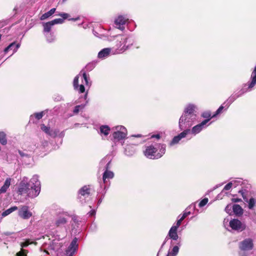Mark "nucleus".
Wrapping results in <instances>:
<instances>
[{
  "label": "nucleus",
  "mask_w": 256,
  "mask_h": 256,
  "mask_svg": "<svg viewBox=\"0 0 256 256\" xmlns=\"http://www.w3.org/2000/svg\"><path fill=\"white\" fill-rule=\"evenodd\" d=\"M40 191V183L37 175H34L29 182L28 178L24 176L18 187V193L19 194H26L28 197L31 198L36 197Z\"/></svg>",
  "instance_id": "obj_1"
},
{
  "label": "nucleus",
  "mask_w": 256,
  "mask_h": 256,
  "mask_svg": "<svg viewBox=\"0 0 256 256\" xmlns=\"http://www.w3.org/2000/svg\"><path fill=\"white\" fill-rule=\"evenodd\" d=\"M198 118L196 106L192 104H188L179 120L180 128H188L197 120Z\"/></svg>",
  "instance_id": "obj_2"
},
{
  "label": "nucleus",
  "mask_w": 256,
  "mask_h": 256,
  "mask_svg": "<svg viewBox=\"0 0 256 256\" xmlns=\"http://www.w3.org/2000/svg\"><path fill=\"white\" fill-rule=\"evenodd\" d=\"M115 42L112 47L114 53L122 54L129 49L134 44V40L132 36L128 34H120L114 37Z\"/></svg>",
  "instance_id": "obj_3"
},
{
  "label": "nucleus",
  "mask_w": 256,
  "mask_h": 256,
  "mask_svg": "<svg viewBox=\"0 0 256 256\" xmlns=\"http://www.w3.org/2000/svg\"><path fill=\"white\" fill-rule=\"evenodd\" d=\"M166 152V146L164 144L150 145L146 147L144 151L145 156L150 159H158L161 158Z\"/></svg>",
  "instance_id": "obj_4"
},
{
  "label": "nucleus",
  "mask_w": 256,
  "mask_h": 256,
  "mask_svg": "<svg viewBox=\"0 0 256 256\" xmlns=\"http://www.w3.org/2000/svg\"><path fill=\"white\" fill-rule=\"evenodd\" d=\"M80 73H82V75L80 76L82 80L83 84H81L78 85V78H80V74L76 76L74 78L73 85L74 87V89L75 90H78L80 93H83L85 91V88L84 84L86 85L89 86L88 79L86 76V74L85 72L82 70Z\"/></svg>",
  "instance_id": "obj_5"
},
{
  "label": "nucleus",
  "mask_w": 256,
  "mask_h": 256,
  "mask_svg": "<svg viewBox=\"0 0 256 256\" xmlns=\"http://www.w3.org/2000/svg\"><path fill=\"white\" fill-rule=\"evenodd\" d=\"M239 192L242 196L244 200L248 204V208L249 210H254L256 208V194L250 193L248 196L243 190H240Z\"/></svg>",
  "instance_id": "obj_6"
},
{
  "label": "nucleus",
  "mask_w": 256,
  "mask_h": 256,
  "mask_svg": "<svg viewBox=\"0 0 256 256\" xmlns=\"http://www.w3.org/2000/svg\"><path fill=\"white\" fill-rule=\"evenodd\" d=\"M112 136L114 140H120L124 138L127 135V130L122 126H118L112 128Z\"/></svg>",
  "instance_id": "obj_7"
},
{
  "label": "nucleus",
  "mask_w": 256,
  "mask_h": 256,
  "mask_svg": "<svg viewBox=\"0 0 256 256\" xmlns=\"http://www.w3.org/2000/svg\"><path fill=\"white\" fill-rule=\"evenodd\" d=\"M108 160V162L106 166V170L103 174L102 179L104 182H106V179L112 178L114 176V174L112 171L108 170L110 168V163L111 162V159H110V156H106L102 160L100 164H105Z\"/></svg>",
  "instance_id": "obj_8"
},
{
  "label": "nucleus",
  "mask_w": 256,
  "mask_h": 256,
  "mask_svg": "<svg viewBox=\"0 0 256 256\" xmlns=\"http://www.w3.org/2000/svg\"><path fill=\"white\" fill-rule=\"evenodd\" d=\"M230 226L232 230L241 232L246 228V225L238 219L234 218L230 222Z\"/></svg>",
  "instance_id": "obj_9"
},
{
  "label": "nucleus",
  "mask_w": 256,
  "mask_h": 256,
  "mask_svg": "<svg viewBox=\"0 0 256 256\" xmlns=\"http://www.w3.org/2000/svg\"><path fill=\"white\" fill-rule=\"evenodd\" d=\"M239 248L242 251H248L254 248V241L251 238H246L238 244Z\"/></svg>",
  "instance_id": "obj_10"
},
{
  "label": "nucleus",
  "mask_w": 256,
  "mask_h": 256,
  "mask_svg": "<svg viewBox=\"0 0 256 256\" xmlns=\"http://www.w3.org/2000/svg\"><path fill=\"white\" fill-rule=\"evenodd\" d=\"M190 134V129L186 128L182 132H180L179 134L174 137L172 141L170 143V146L178 144L179 142L183 138H186L188 134Z\"/></svg>",
  "instance_id": "obj_11"
},
{
  "label": "nucleus",
  "mask_w": 256,
  "mask_h": 256,
  "mask_svg": "<svg viewBox=\"0 0 256 256\" xmlns=\"http://www.w3.org/2000/svg\"><path fill=\"white\" fill-rule=\"evenodd\" d=\"M209 122V120H204L202 122L194 126L192 130H190V134L194 136L199 134L204 128H206V124Z\"/></svg>",
  "instance_id": "obj_12"
},
{
  "label": "nucleus",
  "mask_w": 256,
  "mask_h": 256,
  "mask_svg": "<svg viewBox=\"0 0 256 256\" xmlns=\"http://www.w3.org/2000/svg\"><path fill=\"white\" fill-rule=\"evenodd\" d=\"M128 20V18L122 16H118L114 20V24L116 28L123 30L124 29V25Z\"/></svg>",
  "instance_id": "obj_13"
},
{
  "label": "nucleus",
  "mask_w": 256,
  "mask_h": 256,
  "mask_svg": "<svg viewBox=\"0 0 256 256\" xmlns=\"http://www.w3.org/2000/svg\"><path fill=\"white\" fill-rule=\"evenodd\" d=\"M78 239L74 238L71 242L70 245L66 250V254L68 256H73L74 253L76 252L78 248L77 244Z\"/></svg>",
  "instance_id": "obj_14"
},
{
  "label": "nucleus",
  "mask_w": 256,
  "mask_h": 256,
  "mask_svg": "<svg viewBox=\"0 0 256 256\" xmlns=\"http://www.w3.org/2000/svg\"><path fill=\"white\" fill-rule=\"evenodd\" d=\"M114 51L113 48H104L98 53V56L99 58L104 59L110 54H116V53H114Z\"/></svg>",
  "instance_id": "obj_15"
},
{
  "label": "nucleus",
  "mask_w": 256,
  "mask_h": 256,
  "mask_svg": "<svg viewBox=\"0 0 256 256\" xmlns=\"http://www.w3.org/2000/svg\"><path fill=\"white\" fill-rule=\"evenodd\" d=\"M68 218V216L66 214H60L56 219V225L57 226H61L64 225L67 222Z\"/></svg>",
  "instance_id": "obj_16"
},
{
  "label": "nucleus",
  "mask_w": 256,
  "mask_h": 256,
  "mask_svg": "<svg viewBox=\"0 0 256 256\" xmlns=\"http://www.w3.org/2000/svg\"><path fill=\"white\" fill-rule=\"evenodd\" d=\"M18 215L24 219H28L32 216V214L28 211L27 206H23L20 210Z\"/></svg>",
  "instance_id": "obj_17"
},
{
  "label": "nucleus",
  "mask_w": 256,
  "mask_h": 256,
  "mask_svg": "<svg viewBox=\"0 0 256 256\" xmlns=\"http://www.w3.org/2000/svg\"><path fill=\"white\" fill-rule=\"evenodd\" d=\"M20 46V44H16V42H14L11 43L8 46L5 48L4 52L5 53H7L12 51L11 55H12L16 52L17 50L19 48Z\"/></svg>",
  "instance_id": "obj_18"
},
{
  "label": "nucleus",
  "mask_w": 256,
  "mask_h": 256,
  "mask_svg": "<svg viewBox=\"0 0 256 256\" xmlns=\"http://www.w3.org/2000/svg\"><path fill=\"white\" fill-rule=\"evenodd\" d=\"M33 242H30L29 240H27L26 242H22L20 244V246L22 248L20 252L17 253V256H26V254L28 251L26 250L22 249L23 248L26 247L30 244H32Z\"/></svg>",
  "instance_id": "obj_19"
},
{
  "label": "nucleus",
  "mask_w": 256,
  "mask_h": 256,
  "mask_svg": "<svg viewBox=\"0 0 256 256\" xmlns=\"http://www.w3.org/2000/svg\"><path fill=\"white\" fill-rule=\"evenodd\" d=\"M11 180L12 179L10 178H7L6 180L4 185L0 188V194L5 193L7 191L10 185Z\"/></svg>",
  "instance_id": "obj_20"
},
{
  "label": "nucleus",
  "mask_w": 256,
  "mask_h": 256,
  "mask_svg": "<svg viewBox=\"0 0 256 256\" xmlns=\"http://www.w3.org/2000/svg\"><path fill=\"white\" fill-rule=\"evenodd\" d=\"M177 229L175 227H172L168 232V236L173 240H177L178 238L177 234Z\"/></svg>",
  "instance_id": "obj_21"
},
{
  "label": "nucleus",
  "mask_w": 256,
  "mask_h": 256,
  "mask_svg": "<svg viewBox=\"0 0 256 256\" xmlns=\"http://www.w3.org/2000/svg\"><path fill=\"white\" fill-rule=\"evenodd\" d=\"M90 192V188L87 186H84L79 190V194L86 198L88 196Z\"/></svg>",
  "instance_id": "obj_22"
},
{
  "label": "nucleus",
  "mask_w": 256,
  "mask_h": 256,
  "mask_svg": "<svg viewBox=\"0 0 256 256\" xmlns=\"http://www.w3.org/2000/svg\"><path fill=\"white\" fill-rule=\"evenodd\" d=\"M42 26H44V34L50 32L52 27L54 26L51 22H48L43 23Z\"/></svg>",
  "instance_id": "obj_23"
},
{
  "label": "nucleus",
  "mask_w": 256,
  "mask_h": 256,
  "mask_svg": "<svg viewBox=\"0 0 256 256\" xmlns=\"http://www.w3.org/2000/svg\"><path fill=\"white\" fill-rule=\"evenodd\" d=\"M55 8H52L48 12L43 14L40 18V20H44L52 16L56 12Z\"/></svg>",
  "instance_id": "obj_24"
},
{
  "label": "nucleus",
  "mask_w": 256,
  "mask_h": 256,
  "mask_svg": "<svg viewBox=\"0 0 256 256\" xmlns=\"http://www.w3.org/2000/svg\"><path fill=\"white\" fill-rule=\"evenodd\" d=\"M46 38V42L48 43H52L55 41L56 38L52 32L46 33L44 34Z\"/></svg>",
  "instance_id": "obj_25"
},
{
  "label": "nucleus",
  "mask_w": 256,
  "mask_h": 256,
  "mask_svg": "<svg viewBox=\"0 0 256 256\" xmlns=\"http://www.w3.org/2000/svg\"><path fill=\"white\" fill-rule=\"evenodd\" d=\"M234 212L237 214H242V208L238 204H234L232 206Z\"/></svg>",
  "instance_id": "obj_26"
},
{
  "label": "nucleus",
  "mask_w": 256,
  "mask_h": 256,
  "mask_svg": "<svg viewBox=\"0 0 256 256\" xmlns=\"http://www.w3.org/2000/svg\"><path fill=\"white\" fill-rule=\"evenodd\" d=\"M18 209V207L16 206H14L12 207H11L10 208L7 209L5 211H4L2 214V216L3 217L6 216L11 214L12 212Z\"/></svg>",
  "instance_id": "obj_27"
},
{
  "label": "nucleus",
  "mask_w": 256,
  "mask_h": 256,
  "mask_svg": "<svg viewBox=\"0 0 256 256\" xmlns=\"http://www.w3.org/2000/svg\"><path fill=\"white\" fill-rule=\"evenodd\" d=\"M110 128L108 126H102L100 127V132L101 134L107 136L109 134Z\"/></svg>",
  "instance_id": "obj_28"
},
{
  "label": "nucleus",
  "mask_w": 256,
  "mask_h": 256,
  "mask_svg": "<svg viewBox=\"0 0 256 256\" xmlns=\"http://www.w3.org/2000/svg\"><path fill=\"white\" fill-rule=\"evenodd\" d=\"M0 142L3 145H5L7 143L6 134L4 132H0Z\"/></svg>",
  "instance_id": "obj_29"
},
{
  "label": "nucleus",
  "mask_w": 256,
  "mask_h": 256,
  "mask_svg": "<svg viewBox=\"0 0 256 256\" xmlns=\"http://www.w3.org/2000/svg\"><path fill=\"white\" fill-rule=\"evenodd\" d=\"M179 248L178 246H174L171 252H168V256H176L178 252Z\"/></svg>",
  "instance_id": "obj_30"
},
{
  "label": "nucleus",
  "mask_w": 256,
  "mask_h": 256,
  "mask_svg": "<svg viewBox=\"0 0 256 256\" xmlns=\"http://www.w3.org/2000/svg\"><path fill=\"white\" fill-rule=\"evenodd\" d=\"M202 116L204 118H206V120H209V121L212 118H213L211 116V113L210 111H206L202 112Z\"/></svg>",
  "instance_id": "obj_31"
},
{
  "label": "nucleus",
  "mask_w": 256,
  "mask_h": 256,
  "mask_svg": "<svg viewBox=\"0 0 256 256\" xmlns=\"http://www.w3.org/2000/svg\"><path fill=\"white\" fill-rule=\"evenodd\" d=\"M86 104H82L75 106L74 110V114H78L80 110H82L86 106Z\"/></svg>",
  "instance_id": "obj_32"
},
{
  "label": "nucleus",
  "mask_w": 256,
  "mask_h": 256,
  "mask_svg": "<svg viewBox=\"0 0 256 256\" xmlns=\"http://www.w3.org/2000/svg\"><path fill=\"white\" fill-rule=\"evenodd\" d=\"M41 129L42 131H44L47 134H49L51 128L50 127L46 126L44 124H42L41 125Z\"/></svg>",
  "instance_id": "obj_33"
},
{
  "label": "nucleus",
  "mask_w": 256,
  "mask_h": 256,
  "mask_svg": "<svg viewBox=\"0 0 256 256\" xmlns=\"http://www.w3.org/2000/svg\"><path fill=\"white\" fill-rule=\"evenodd\" d=\"M232 183V185L234 188L242 184V179L238 178L236 180H234L231 181Z\"/></svg>",
  "instance_id": "obj_34"
},
{
  "label": "nucleus",
  "mask_w": 256,
  "mask_h": 256,
  "mask_svg": "<svg viewBox=\"0 0 256 256\" xmlns=\"http://www.w3.org/2000/svg\"><path fill=\"white\" fill-rule=\"evenodd\" d=\"M58 132V130L56 129H51L48 135L54 138L57 136Z\"/></svg>",
  "instance_id": "obj_35"
},
{
  "label": "nucleus",
  "mask_w": 256,
  "mask_h": 256,
  "mask_svg": "<svg viewBox=\"0 0 256 256\" xmlns=\"http://www.w3.org/2000/svg\"><path fill=\"white\" fill-rule=\"evenodd\" d=\"M50 22H51V23H52V24L54 26L56 24H62L64 22V20L62 18H56V19H54Z\"/></svg>",
  "instance_id": "obj_36"
},
{
  "label": "nucleus",
  "mask_w": 256,
  "mask_h": 256,
  "mask_svg": "<svg viewBox=\"0 0 256 256\" xmlns=\"http://www.w3.org/2000/svg\"><path fill=\"white\" fill-rule=\"evenodd\" d=\"M45 112L44 111L41 112H40L35 113L34 116H35V118L38 120H40L42 118V117L44 114Z\"/></svg>",
  "instance_id": "obj_37"
},
{
  "label": "nucleus",
  "mask_w": 256,
  "mask_h": 256,
  "mask_svg": "<svg viewBox=\"0 0 256 256\" xmlns=\"http://www.w3.org/2000/svg\"><path fill=\"white\" fill-rule=\"evenodd\" d=\"M208 198H204L198 204L200 207H202L204 206L208 202Z\"/></svg>",
  "instance_id": "obj_38"
},
{
  "label": "nucleus",
  "mask_w": 256,
  "mask_h": 256,
  "mask_svg": "<svg viewBox=\"0 0 256 256\" xmlns=\"http://www.w3.org/2000/svg\"><path fill=\"white\" fill-rule=\"evenodd\" d=\"M224 106H223V105H222L221 106H220L219 107V108L216 112V113L213 116H212V117H215L218 114H220L222 112V110L224 109Z\"/></svg>",
  "instance_id": "obj_39"
},
{
  "label": "nucleus",
  "mask_w": 256,
  "mask_h": 256,
  "mask_svg": "<svg viewBox=\"0 0 256 256\" xmlns=\"http://www.w3.org/2000/svg\"><path fill=\"white\" fill-rule=\"evenodd\" d=\"M131 148H132V146H128L125 148V154L127 156H131V155H132L134 154V151H132V152H130L128 151V150H129Z\"/></svg>",
  "instance_id": "obj_40"
},
{
  "label": "nucleus",
  "mask_w": 256,
  "mask_h": 256,
  "mask_svg": "<svg viewBox=\"0 0 256 256\" xmlns=\"http://www.w3.org/2000/svg\"><path fill=\"white\" fill-rule=\"evenodd\" d=\"M232 187H234V186L232 185V183L230 182L224 186V190H230Z\"/></svg>",
  "instance_id": "obj_41"
},
{
  "label": "nucleus",
  "mask_w": 256,
  "mask_h": 256,
  "mask_svg": "<svg viewBox=\"0 0 256 256\" xmlns=\"http://www.w3.org/2000/svg\"><path fill=\"white\" fill-rule=\"evenodd\" d=\"M183 220L184 219L181 217L178 220L176 224L172 226V227H175L178 230V228L180 226Z\"/></svg>",
  "instance_id": "obj_42"
},
{
  "label": "nucleus",
  "mask_w": 256,
  "mask_h": 256,
  "mask_svg": "<svg viewBox=\"0 0 256 256\" xmlns=\"http://www.w3.org/2000/svg\"><path fill=\"white\" fill-rule=\"evenodd\" d=\"M57 16H59L61 17H62L63 20L69 18L70 15L68 14L64 13V12H62L58 14H56Z\"/></svg>",
  "instance_id": "obj_43"
},
{
  "label": "nucleus",
  "mask_w": 256,
  "mask_h": 256,
  "mask_svg": "<svg viewBox=\"0 0 256 256\" xmlns=\"http://www.w3.org/2000/svg\"><path fill=\"white\" fill-rule=\"evenodd\" d=\"M232 208V206L231 204H228L226 207L225 210L227 213L230 214Z\"/></svg>",
  "instance_id": "obj_44"
},
{
  "label": "nucleus",
  "mask_w": 256,
  "mask_h": 256,
  "mask_svg": "<svg viewBox=\"0 0 256 256\" xmlns=\"http://www.w3.org/2000/svg\"><path fill=\"white\" fill-rule=\"evenodd\" d=\"M190 214V211L187 212L186 210L184 212L182 218L184 220L186 216Z\"/></svg>",
  "instance_id": "obj_45"
},
{
  "label": "nucleus",
  "mask_w": 256,
  "mask_h": 256,
  "mask_svg": "<svg viewBox=\"0 0 256 256\" xmlns=\"http://www.w3.org/2000/svg\"><path fill=\"white\" fill-rule=\"evenodd\" d=\"M56 244V242H53V243H52V248L54 250L57 251V250H58V248H56V247L54 246V244Z\"/></svg>",
  "instance_id": "obj_46"
},
{
  "label": "nucleus",
  "mask_w": 256,
  "mask_h": 256,
  "mask_svg": "<svg viewBox=\"0 0 256 256\" xmlns=\"http://www.w3.org/2000/svg\"><path fill=\"white\" fill-rule=\"evenodd\" d=\"M78 19H79V17H77V18H69L68 20H72V21H76Z\"/></svg>",
  "instance_id": "obj_47"
},
{
  "label": "nucleus",
  "mask_w": 256,
  "mask_h": 256,
  "mask_svg": "<svg viewBox=\"0 0 256 256\" xmlns=\"http://www.w3.org/2000/svg\"><path fill=\"white\" fill-rule=\"evenodd\" d=\"M62 98L60 96H58V98L57 97L54 98L55 100H56V101H60V100H62Z\"/></svg>",
  "instance_id": "obj_48"
},
{
  "label": "nucleus",
  "mask_w": 256,
  "mask_h": 256,
  "mask_svg": "<svg viewBox=\"0 0 256 256\" xmlns=\"http://www.w3.org/2000/svg\"><path fill=\"white\" fill-rule=\"evenodd\" d=\"M90 216H94L96 214V211L95 210H92L90 212Z\"/></svg>",
  "instance_id": "obj_49"
},
{
  "label": "nucleus",
  "mask_w": 256,
  "mask_h": 256,
  "mask_svg": "<svg viewBox=\"0 0 256 256\" xmlns=\"http://www.w3.org/2000/svg\"><path fill=\"white\" fill-rule=\"evenodd\" d=\"M233 201L234 202H240L241 201V199L240 198H233Z\"/></svg>",
  "instance_id": "obj_50"
},
{
  "label": "nucleus",
  "mask_w": 256,
  "mask_h": 256,
  "mask_svg": "<svg viewBox=\"0 0 256 256\" xmlns=\"http://www.w3.org/2000/svg\"><path fill=\"white\" fill-rule=\"evenodd\" d=\"M152 137H154V138H160V136L158 134L154 135V136H153Z\"/></svg>",
  "instance_id": "obj_51"
},
{
  "label": "nucleus",
  "mask_w": 256,
  "mask_h": 256,
  "mask_svg": "<svg viewBox=\"0 0 256 256\" xmlns=\"http://www.w3.org/2000/svg\"><path fill=\"white\" fill-rule=\"evenodd\" d=\"M102 202V199L100 198L98 201V204H100Z\"/></svg>",
  "instance_id": "obj_52"
},
{
  "label": "nucleus",
  "mask_w": 256,
  "mask_h": 256,
  "mask_svg": "<svg viewBox=\"0 0 256 256\" xmlns=\"http://www.w3.org/2000/svg\"><path fill=\"white\" fill-rule=\"evenodd\" d=\"M19 154L22 156H24V154H22V152L20 151H19Z\"/></svg>",
  "instance_id": "obj_53"
},
{
  "label": "nucleus",
  "mask_w": 256,
  "mask_h": 256,
  "mask_svg": "<svg viewBox=\"0 0 256 256\" xmlns=\"http://www.w3.org/2000/svg\"><path fill=\"white\" fill-rule=\"evenodd\" d=\"M166 238L164 242H163L162 246V247L161 248H162V247L164 246V245L165 244L166 242Z\"/></svg>",
  "instance_id": "obj_54"
},
{
  "label": "nucleus",
  "mask_w": 256,
  "mask_h": 256,
  "mask_svg": "<svg viewBox=\"0 0 256 256\" xmlns=\"http://www.w3.org/2000/svg\"><path fill=\"white\" fill-rule=\"evenodd\" d=\"M87 95H88V94H87V93H86V94H85V95H84V99H85V100H86V98Z\"/></svg>",
  "instance_id": "obj_55"
},
{
  "label": "nucleus",
  "mask_w": 256,
  "mask_h": 256,
  "mask_svg": "<svg viewBox=\"0 0 256 256\" xmlns=\"http://www.w3.org/2000/svg\"><path fill=\"white\" fill-rule=\"evenodd\" d=\"M56 244H58V246H60V243H56Z\"/></svg>",
  "instance_id": "obj_56"
},
{
  "label": "nucleus",
  "mask_w": 256,
  "mask_h": 256,
  "mask_svg": "<svg viewBox=\"0 0 256 256\" xmlns=\"http://www.w3.org/2000/svg\"><path fill=\"white\" fill-rule=\"evenodd\" d=\"M240 256H247L246 254H242V255H241Z\"/></svg>",
  "instance_id": "obj_57"
},
{
  "label": "nucleus",
  "mask_w": 256,
  "mask_h": 256,
  "mask_svg": "<svg viewBox=\"0 0 256 256\" xmlns=\"http://www.w3.org/2000/svg\"><path fill=\"white\" fill-rule=\"evenodd\" d=\"M2 35L0 34V40L1 39Z\"/></svg>",
  "instance_id": "obj_58"
},
{
  "label": "nucleus",
  "mask_w": 256,
  "mask_h": 256,
  "mask_svg": "<svg viewBox=\"0 0 256 256\" xmlns=\"http://www.w3.org/2000/svg\"><path fill=\"white\" fill-rule=\"evenodd\" d=\"M167 256H168L167 255Z\"/></svg>",
  "instance_id": "obj_59"
}]
</instances>
